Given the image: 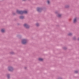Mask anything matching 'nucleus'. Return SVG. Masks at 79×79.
Masks as SVG:
<instances>
[{
    "instance_id": "obj_21",
    "label": "nucleus",
    "mask_w": 79,
    "mask_h": 79,
    "mask_svg": "<svg viewBox=\"0 0 79 79\" xmlns=\"http://www.w3.org/2000/svg\"><path fill=\"white\" fill-rule=\"evenodd\" d=\"M74 40V39H73Z\"/></svg>"
},
{
    "instance_id": "obj_20",
    "label": "nucleus",
    "mask_w": 79,
    "mask_h": 79,
    "mask_svg": "<svg viewBox=\"0 0 79 79\" xmlns=\"http://www.w3.org/2000/svg\"><path fill=\"white\" fill-rule=\"evenodd\" d=\"M25 69H26V68L25 67Z\"/></svg>"
},
{
    "instance_id": "obj_1",
    "label": "nucleus",
    "mask_w": 79,
    "mask_h": 79,
    "mask_svg": "<svg viewBox=\"0 0 79 79\" xmlns=\"http://www.w3.org/2000/svg\"><path fill=\"white\" fill-rule=\"evenodd\" d=\"M16 12L18 14H23V13L26 14L27 13V12L26 11H19L18 10H17Z\"/></svg>"
},
{
    "instance_id": "obj_14",
    "label": "nucleus",
    "mask_w": 79,
    "mask_h": 79,
    "mask_svg": "<svg viewBox=\"0 0 79 79\" xmlns=\"http://www.w3.org/2000/svg\"><path fill=\"white\" fill-rule=\"evenodd\" d=\"M75 73H76V74H77L78 73V72L77 71H75L74 72Z\"/></svg>"
},
{
    "instance_id": "obj_8",
    "label": "nucleus",
    "mask_w": 79,
    "mask_h": 79,
    "mask_svg": "<svg viewBox=\"0 0 79 79\" xmlns=\"http://www.w3.org/2000/svg\"><path fill=\"white\" fill-rule=\"evenodd\" d=\"M39 61H43V59H42V58H39Z\"/></svg>"
},
{
    "instance_id": "obj_7",
    "label": "nucleus",
    "mask_w": 79,
    "mask_h": 79,
    "mask_svg": "<svg viewBox=\"0 0 79 79\" xmlns=\"http://www.w3.org/2000/svg\"><path fill=\"white\" fill-rule=\"evenodd\" d=\"M76 22H77V18H75L73 20V23H76Z\"/></svg>"
},
{
    "instance_id": "obj_9",
    "label": "nucleus",
    "mask_w": 79,
    "mask_h": 79,
    "mask_svg": "<svg viewBox=\"0 0 79 79\" xmlns=\"http://www.w3.org/2000/svg\"><path fill=\"white\" fill-rule=\"evenodd\" d=\"M20 19H24V17L23 16H21L19 17Z\"/></svg>"
},
{
    "instance_id": "obj_4",
    "label": "nucleus",
    "mask_w": 79,
    "mask_h": 79,
    "mask_svg": "<svg viewBox=\"0 0 79 79\" xmlns=\"http://www.w3.org/2000/svg\"><path fill=\"white\" fill-rule=\"evenodd\" d=\"M8 69L9 71H13V68L12 67L9 66L8 67Z\"/></svg>"
},
{
    "instance_id": "obj_15",
    "label": "nucleus",
    "mask_w": 79,
    "mask_h": 79,
    "mask_svg": "<svg viewBox=\"0 0 79 79\" xmlns=\"http://www.w3.org/2000/svg\"><path fill=\"white\" fill-rule=\"evenodd\" d=\"M47 3H48V4H49L50 3V1H49L48 0L47 1Z\"/></svg>"
},
{
    "instance_id": "obj_10",
    "label": "nucleus",
    "mask_w": 79,
    "mask_h": 79,
    "mask_svg": "<svg viewBox=\"0 0 79 79\" xmlns=\"http://www.w3.org/2000/svg\"><path fill=\"white\" fill-rule=\"evenodd\" d=\"M69 5H66L65 6V8H69Z\"/></svg>"
},
{
    "instance_id": "obj_3",
    "label": "nucleus",
    "mask_w": 79,
    "mask_h": 79,
    "mask_svg": "<svg viewBox=\"0 0 79 79\" xmlns=\"http://www.w3.org/2000/svg\"><path fill=\"white\" fill-rule=\"evenodd\" d=\"M23 26L24 27L26 28H27V29H29L30 27V26L28 25L27 23H25L23 24Z\"/></svg>"
},
{
    "instance_id": "obj_17",
    "label": "nucleus",
    "mask_w": 79,
    "mask_h": 79,
    "mask_svg": "<svg viewBox=\"0 0 79 79\" xmlns=\"http://www.w3.org/2000/svg\"><path fill=\"white\" fill-rule=\"evenodd\" d=\"M11 54H14V52H11Z\"/></svg>"
},
{
    "instance_id": "obj_18",
    "label": "nucleus",
    "mask_w": 79,
    "mask_h": 79,
    "mask_svg": "<svg viewBox=\"0 0 79 79\" xmlns=\"http://www.w3.org/2000/svg\"><path fill=\"white\" fill-rule=\"evenodd\" d=\"M64 49H66V48L65 47L64 48Z\"/></svg>"
},
{
    "instance_id": "obj_6",
    "label": "nucleus",
    "mask_w": 79,
    "mask_h": 79,
    "mask_svg": "<svg viewBox=\"0 0 79 79\" xmlns=\"http://www.w3.org/2000/svg\"><path fill=\"white\" fill-rule=\"evenodd\" d=\"M37 11L38 12H40L42 11V9L41 8H40L39 7L37 8Z\"/></svg>"
},
{
    "instance_id": "obj_2",
    "label": "nucleus",
    "mask_w": 79,
    "mask_h": 79,
    "mask_svg": "<svg viewBox=\"0 0 79 79\" xmlns=\"http://www.w3.org/2000/svg\"><path fill=\"white\" fill-rule=\"evenodd\" d=\"M27 40L26 39H23L22 40L21 43L23 44H26L27 43Z\"/></svg>"
},
{
    "instance_id": "obj_12",
    "label": "nucleus",
    "mask_w": 79,
    "mask_h": 79,
    "mask_svg": "<svg viewBox=\"0 0 79 79\" xmlns=\"http://www.w3.org/2000/svg\"><path fill=\"white\" fill-rule=\"evenodd\" d=\"M7 77L8 79H9L10 78V74L7 75Z\"/></svg>"
},
{
    "instance_id": "obj_5",
    "label": "nucleus",
    "mask_w": 79,
    "mask_h": 79,
    "mask_svg": "<svg viewBox=\"0 0 79 79\" xmlns=\"http://www.w3.org/2000/svg\"><path fill=\"white\" fill-rule=\"evenodd\" d=\"M56 14H57V17H58L59 18H60L61 16V14H58V12H55Z\"/></svg>"
},
{
    "instance_id": "obj_11",
    "label": "nucleus",
    "mask_w": 79,
    "mask_h": 79,
    "mask_svg": "<svg viewBox=\"0 0 79 79\" xmlns=\"http://www.w3.org/2000/svg\"><path fill=\"white\" fill-rule=\"evenodd\" d=\"M1 32H2V33H4V32H5V30H2L1 31Z\"/></svg>"
},
{
    "instance_id": "obj_16",
    "label": "nucleus",
    "mask_w": 79,
    "mask_h": 79,
    "mask_svg": "<svg viewBox=\"0 0 79 79\" xmlns=\"http://www.w3.org/2000/svg\"><path fill=\"white\" fill-rule=\"evenodd\" d=\"M72 35V34H71V33H69V35Z\"/></svg>"
},
{
    "instance_id": "obj_19",
    "label": "nucleus",
    "mask_w": 79,
    "mask_h": 79,
    "mask_svg": "<svg viewBox=\"0 0 79 79\" xmlns=\"http://www.w3.org/2000/svg\"><path fill=\"white\" fill-rule=\"evenodd\" d=\"M78 40H79V38L78 39Z\"/></svg>"
},
{
    "instance_id": "obj_13",
    "label": "nucleus",
    "mask_w": 79,
    "mask_h": 79,
    "mask_svg": "<svg viewBox=\"0 0 79 79\" xmlns=\"http://www.w3.org/2000/svg\"><path fill=\"white\" fill-rule=\"evenodd\" d=\"M36 26H39V24L38 23H36Z\"/></svg>"
}]
</instances>
